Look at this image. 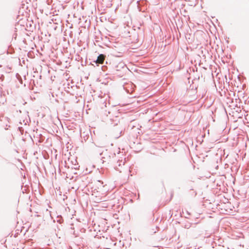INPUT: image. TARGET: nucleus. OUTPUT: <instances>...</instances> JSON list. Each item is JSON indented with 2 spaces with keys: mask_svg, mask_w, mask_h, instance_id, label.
Here are the masks:
<instances>
[{
  "mask_svg": "<svg viewBox=\"0 0 249 249\" xmlns=\"http://www.w3.org/2000/svg\"><path fill=\"white\" fill-rule=\"evenodd\" d=\"M105 56L103 54H100L98 56L96 62L99 64H103L105 60Z\"/></svg>",
  "mask_w": 249,
  "mask_h": 249,
  "instance_id": "obj_1",
  "label": "nucleus"
}]
</instances>
